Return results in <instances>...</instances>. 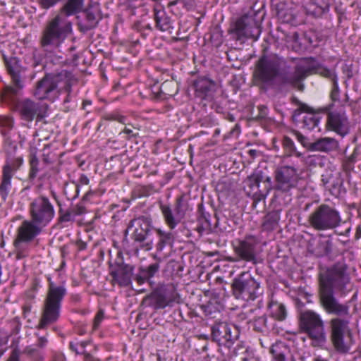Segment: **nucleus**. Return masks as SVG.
Returning a JSON list of instances; mask_svg holds the SVG:
<instances>
[{"instance_id": "21", "label": "nucleus", "mask_w": 361, "mask_h": 361, "mask_svg": "<svg viewBox=\"0 0 361 361\" xmlns=\"http://www.w3.org/2000/svg\"><path fill=\"white\" fill-rule=\"evenodd\" d=\"M302 113H304L305 115L298 116L297 118L293 117L291 118L295 126L307 131H311L319 128L322 120V116L319 115V113H322L320 109L316 111L314 108L310 106V111H304Z\"/></svg>"}, {"instance_id": "4", "label": "nucleus", "mask_w": 361, "mask_h": 361, "mask_svg": "<svg viewBox=\"0 0 361 361\" xmlns=\"http://www.w3.org/2000/svg\"><path fill=\"white\" fill-rule=\"evenodd\" d=\"M265 16L263 7L250 6L231 24L228 30L230 39L235 44H243L248 39L257 40L262 32V24Z\"/></svg>"}, {"instance_id": "8", "label": "nucleus", "mask_w": 361, "mask_h": 361, "mask_svg": "<svg viewBox=\"0 0 361 361\" xmlns=\"http://www.w3.org/2000/svg\"><path fill=\"white\" fill-rule=\"evenodd\" d=\"M231 290L233 297L244 302L254 301L263 295L261 282L249 272H243L233 279Z\"/></svg>"}, {"instance_id": "43", "label": "nucleus", "mask_w": 361, "mask_h": 361, "mask_svg": "<svg viewBox=\"0 0 361 361\" xmlns=\"http://www.w3.org/2000/svg\"><path fill=\"white\" fill-rule=\"evenodd\" d=\"M13 177L2 173L0 183V202L4 203L6 201L9 192L11 189V179Z\"/></svg>"}, {"instance_id": "24", "label": "nucleus", "mask_w": 361, "mask_h": 361, "mask_svg": "<svg viewBox=\"0 0 361 361\" xmlns=\"http://www.w3.org/2000/svg\"><path fill=\"white\" fill-rule=\"evenodd\" d=\"M44 227L31 219L24 220L17 229L16 238L18 240L31 243L43 231Z\"/></svg>"}, {"instance_id": "27", "label": "nucleus", "mask_w": 361, "mask_h": 361, "mask_svg": "<svg viewBox=\"0 0 361 361\" xmlns=\"http://www.w3.org/2000/svg\"><path fill=\"white\" fill-rule=\"evenodd\" d=\"M11 149L6 150L5 164L2 168V173L13 176L14 173L20 169L24 163L23 156H15L18 149L16 145L11 144Z\"/></svg>"}, {"instance_id": "46", "label": "nucleus", "mask_w": 361, "mask_h": 361, "mask_svg": "<svg viewBox=\"0 0 361 361\" xmlns=\"http://www.w3.org/2000/svg\"><path fill=\"white\" fill-rule=\"evenodd\" d=\"M27 243H28L25 241L18 240V238H15L13 244L15 248L16 259H23L29 255V247L27 245Z\"/></svg>"}, {"instance_id": "63", "label": "nucleus", "mask_w": 361, "mask_h": 361, "mask_svg": "<svg viewBox=\"0 0 361 361\" xmlns=\"http://www.w3.org/2000/svg\"><path fill=\"white\" fill-rule=\"evenodd\" d=\"M267 317L265 316H262L258 317L255 320L254 322V329L256 331H262L263 329L262 328V326H266Z\"/></svg>"}, {"instance_id": "15", "label": "nucleus", "mask_w": 361, "mask_h": 361, "mask_svg": "<svg viewBox=\"0 0 361 361\" xmlns=\"http://www.w3.org/2000/svg\"><path fill=\"white\" fill-rule=\"evenodd\" d=\"M274 175V185H272V189L275 190L276 195H285L290 197L292 190L298 184L297 169L290 166H279L275 169Z\"/></svg>"}, {"instance_id": "57", "label": "nucleus", "mask_w": 361, "mask_h": 361, "mask_svg": "<svg viewBox=\"0 0 361 361\" xmlns=\"http://www.w3.org/2000/svg\"><path fill=\"white\" fill-rule=\"evenodd\" d=\"M358 151L359 147H355L353 153L350 156L346 158V160L345 161V164H343V167L345 170H350L353 166V164L356 161L357 155H358Z\"/></svg>"}, {"instance_id": "37", "label": "nucleus", "mask_w": 361, "mask_h": 361, "mask_svg": "<svg viewBox=\"0 0 361 361\" xmlns=\"http://www.w3.org/2000/svg\"><path fill=\"white\" fill-rule=\"evenodd\" d=\"M46 343L47 340H40L34 345L26 346L23 351H21V354L25 355L32 361H42L43 355L40 348H42L46 345Z\"/></svg>"}, {"instance_id": "44", "label": "nucleus", "mask_w": 361, "mask_h": 361, "mask_svg": "<svg viewBox=\"0 0 361 361\" xmlns=\"http://www.w3.org/2000/svg\"><path fill=\"white\" fill-rule=\"evenodd\" d=\"M85 13V20L93 27H96L99 23L98 8H94L93 4L90 6L89 4L82 11Z\"/></svg>"}, {"instance_id": "10", "label": "nucleus", "mask_w": 361, "mask_h": 361, "mask_svg": "<svg viewBox=\"0 0 361 361\" xmlns=\"http://www.w3.org/2000/svg\"><path fill=\"white\" fill-rule=\"evenodd\" d=\"M307 221L315 231H324L338 227L342 219L339 211L334 207L322 203L309 214Z\"/></svg>"}, {"instance_id": "54", "label": "nucleus", "mask_w": 361, "mask_h": 361, "mask_svg": "<svg viewBox=\"0 0 361 361\" xmlns=\"http://www.w3.org/2000/svg\"><path fill=\"white\" fill-rule=\"evenodd\" d=\"M12 350L6 361H20L21 350L19 348L18 341H13L11 345Z\"/></svg>"}, {"instance_id": "18", "label": "nucleus", "mask_w": 361, "mask_h": 361, "mask_svg": "<svg viewBox=\"0 0 361 361\" xmlns=\"http://www.w3.org/2000/svg\"><path fill=\"white\" fill-rule=\"evenodd\" d=\"M109 273L112 286L128 287L132 284L134 267L124 262L121 252H118L114 262L109 261Z\"/></svg>"}, {"instance_id": "7", "label": "nucleus", "mask_w": 361, "mask_h": 361, "mask_svg": "<svg viewBox=\"0 0 361 361\" xmlns=\"http://www.w3.org/2000/svg\"><path fill=\"white\" fill-rule=\"evenodd\" d=\"M154 228L152 219L149 216H140L131 219L124 231L123 241L127 240V235L130 232V238L135 248L149 251L153 247L152 234Z\"/></svg>"}, {"instance_id": "17", "label": "nucleus", "mask_w": 361, "mask_h": 361, "mask_svg": "<svg viewBox=\"0 0 361 361\" xmlns=\"http://www.w3.org/2000/svg\"><path fill=\"white\" fill-rule=\"evenodd\" d=\"M28 213L30 219L44 228L55 216L54 207L50 200L44 195L37 196L30 202Z\"/></svg>"}, {"instance_id": "45", "label": "nucleus", "mask_w": 361, "mask_h": 361, "mask_svg": "<svg viewBox=\"0 0 361 361\" xmlns=\"http://www.w3.org/2000/svg\"><path fill=\"white\" fill-rule=\"evenodd\" d=\"M334 350L340 354L352 353V347L354 344L353 340H331Z\"/></svg>"}, {"instance_id": "62", "label": "nucleus", "mask_w": 361, "mask_h": 361, "mask_svg": "<svg viewBox=\"0 0 361 361\" xmlns=\"http://www.w3.org/2000/svg\"><path fill=\"white\" fill-rule=\"evenodd\" d=\"M213 341H216L219 347L220 348V350L224 351V350L228 349L229 350L233 344V340H212Z\"/></svg>"}, {"instance_id": "56", "label": "nucleus", "mask_w": 361, "mask_h": 361, "mask_svg": "<svg viewBox=\"0 0 361 361\" xmlns=\"http://www.w3.org/2000/svg\"><path fill=\"white\" fill-rule=\"evenodd\" d=\"M64 1L65 0H37V3L40 8L47 11Z\"/></svg>"}, {"instance_id": "33", "label": "nucleus", "mask_w": 361, "mask_h": 361, "mask_svg": "<svg viewBox=\"0 0 361 361\" xmlns=\"http://www.w3.org/2000/svg\"><path fill=\"white\" fill-rule=\"evenodd\" d=\"M339 147V143L337 140L333 137H321L311 145V150L329 152L335 151Z\"/></svg>"}, {"instance_id": "50", "label": "nucleus", "mask_w": 361, "mask_h": 361, "mask_svg": "<svg viewBox=\"0 0 361 361\" xmlns=\"http://www.w3.org/2000/svg\"><path fill=\"white\" fill-rule=\"evenodd\" d=\"M215 223L214 224V228H219L221 232L229 233L233 231V227L228 224V219L226 216L221 218L219 217L216 212L214 213Z\"/></svg>"}, {"instance_id": "52", "label": "nucleus", "mask_w": 361, "mask_h": 361, "mask_svg": "<svg viewBox=\"0 0 361 361\" xmlns=\"http://www.w3.org/2000/svg\"><path fill=\"white\" fill-rule=\"evenodd\" d=\"M330 99L331 103L329 104H334V109L336 107V102L339 104L338 108L340 107L341 104H343V101L340 100V89L338 81L332 84V88L330 92Z\"/></svg>"}, {"instance_id": "20", "label": "nucleus", "mask_w": 361, "mask_h": 361, "mask_svg": "<svg viewBox=\"0 0 361 361\" xmlns=\"http://www.w3.org/2000/svg\"><path fill=\"white\" fill-rule=\"evenodd\" d=\"M258 246L259 240L255 235H247L244 239L236 240L233 244L234 257L232 261H244L256 265L258 263Z\"/></svg>"}, {"instance_id": "31", "label": "nucleus", "mask_w": 361, "mask_h": 361, "mask_svg": "<svg viewBox=\"0 0 361 361\" xmlns=\"http://www.w3.org/2000/svg\"><path fill=\"white\" fill-rule=\"evenodd\" d=\"M196 219L197 226L195 230L198 232L200 235H202L204 233L212 231L213 225L211 222V214L210 212L206 209L203 202L197 205Z\"/></svg>"}, {"instance_id": "22", "label": "nucleus", "mask_w": 361, "mask_h": 361, "mask_svg": "<svg viewBox=\"0 0 361 361\" xmlns=\"http://www.w3.org/2000/svg\"><path fill=\"white\" fill-rule=\"evenodd\" d=\"M20 118L27 122H32L35 118L36 124L41 122L44 114L42 113L40 105L30 99L23 100L19 106Z\"/></svg>"}, {"instance_id": "59", "label": "nucleus", "mask_w": 361, "mask_h": 361, "mask_svg": "<svg viewBox=\"0 0 361 361\" xmlns=\"http://www.w3.org/2000/svg\"><path fill=\"white\" fill-rule=\"evenodd\" d=\"M104 310L99 309L93 319L92 330H96L99 328L101 322L104 320Z\"/></svg>"}, {"instance_id": "32", "label": "nucleus", "mask_w": 361, "mask_h": 361, "mask_svg": "<svg viewBox=\"0 0 361 361\" xmlns=\"http://www.w3.org/2000/svg\"><path fill=\"white\" fill-rule=\"evenodd\" d=\"M333 247L334 243L331 238L319 240L313 248L312 253L317 258L327 257L329 259H333Z\"/></svg>"}, {"instance_id": "58", "label": "nucleus", "mask_w": 361, "mask_h": 361, "mask_svg": "<svg viewBox=\"0 0 361 361\" xmlns=\"http://www.w3.org/2000/svg\"><path fill=\"white\" fill-rule=\"evenodd\" d=\"M41 122H42V126L38 128L37 132L44 139H48L50 133L52 132V129L50 128L48 122L43 120Z\"/></svg>"}, {"instance_id": "61", "label": "nucleus", "mask_w": 361, "mask_h": 361, "mask_svg": "<svg viewBox=\"0 0 361 361\" xmlns=\"http://www.w3.org/2000/svg\"><path fill=\"white\" fill-rule=\"evenodd\" d=\"M258 114L255 116V119L257 121H262L267 118L268 115V108L264 105H259L257 106Z\"/></svg>"}, {"instance_id": "40", "label": "nucleus", "mask_w": 361, "mask_h": 361, "mask_svg": "<svg viewBox=\"0 0 361 361\" xmlns=\"http://www.w3.org/2000/svg\"><path fill=\"white\" fill-rule=\"evenodd\" d=\"M268 307L270 311V315L279 321H283L286 318L287 310L286 306L278 301H271Z\"/></svg>"}, {"instance_id": "3", "label": "nucleus", "mask_w": 361, "mask_h": 361, "mask_svg": "<svg viewBox=\"0 0 361 361\" xmlns=\"http://www.w3.org/2000/svg\"><path fill=\"white\" fill-rule=\"evenodd\" d=\"M60 8V13L49 20L39 40V44L43 51L48 54L55 53L60 47L68 35L72 32V23L67 17L78 14L84 11L85 0H66ZM91 6L93 0H88Z\"/></svg>"}, {"instance_id": "49", "label": "nucleus", "mask_w": 361, "mask_h": 361, "mask_svg": "<svg viewBox=\"0 0 361 361\" xmlns=\"http://www.w3.org/2000/svg\"><path fill=\"white\" fill-rule=\"evenodd\" d=\"M303 39L309 45L313 47L318 46L319 43L322 40V35L314 30H310L305 32Z\"/></svg>"}, {"instance_id": "13", "label": "nucleus", "mask_w": 361, "mask_h": 361, "mask_svg": "<svg viewBox=\"0 0 361 361\" xmlns=\"http://www.w3.org/2000/svg\"><path fill=\"white\" fill-rule=\"evenodd\" d=\"M322 113L326 114V127L328 130L344 137L350 133V121L344 108V104L334 109L333 104H327L320 108Z\"/></svg>"}, {"instance_id": "28", "label": "nucleus", "mask_w": 361, "mask_h": 361, "mask_svg": "<svg viewBox=\"0 0 361 361\" xmlns=\"http://www.w3.org/2000/svg\"><path fill=\"white\" fill-rule=\"evenodd\" d=\"M153 18L155 28L161 32H167L170 34L173 30V21L167 14L165 9L159 5L155 6L153 9Z\"/></svg>"}, {"instance_id": "48", "label": "nucleus", "mask_w": 361, "mask_h": 361, "mask_svg": "<svg viewBox=\"0 0 361 361\" xmlns=\"http://www.w3.org/2000/svg\"><path fill=\"white\" fill-rule=\"evenodd\" d=\"M91 344L90 340H73L70 342V349L76 354L86 355L85 348Z\"/></svg>"}, {"instance_id": "16", "label": "nucleus", "mask_w": 361, "mask_h": 361, "mask_svg": "<svg viewBox=\"0 0 361 361\" xmlns=\"http://www.w3.org/2000/svg\"><path fill=\"white\" fill-rule=\"evenodd\" d=\"M177 286L178 284L174 283L159 284L149 295L151 306L154 310H159L182 303L183 301L178 292Z\"/></svg>"}, {"instance_id": "14", "label": "nucleus", "mask_w": 361, "mask_h": 361, "mask_svg": "<svg viewBox=\"0 0 361 361\" xmlns=\"http://www.w3.org/2000/svg\"><path fill=\"white\" fill-rule=\"evenodd\" d=\"M271 190V178L264 177L261 171L249 176L245 181L244 192L252 199L253 207H256L257 203L264 200Z\"/></svg>"}, {"instance_id": "47", "label": "nucleus", "mask_w": 361, "mask_h": 361, "mask_svg": "<svg viewBox=\"0 0 361 361\" xmlns=\"http://www.w3.org/2000/svg\"><path fill=\"white\" fill-rule=\"evenodd\" d=\"M290 102L295 106H298V108L293 111L291 118L293 117H298V116H301L302 114V112L304 111H310V106L305 104L302 102L295 95H292L290 97Z\"/></svg>"}, {"instance_id": "53", "label": "nucleus", "mask_w": 361, "mask_h": 361, "mask_svg": "<svg viewBox=\"0 0 361 361\" xmlns=\"http://www.w3.org/2000/svg\"><path fill=\"white\" fill-rule=\"evenodd\" d=\"M75 219V216L71 209L64 210L62 208H59V217H58V223H67L70 221H73Z\"/></svg>"}, {"instance_id": "51", "label": "nucleus", "mask_w": 361, "mask_h": 361, "mask_svg": "<svg viewBox=\"0 0 361 361\" xmlns=\"http://www.w3.org/2000/svg\"><path fill=\"white\" fill-rule=\"evenodd\" d=\"M42 159L45 164H51L55 162L57 155L51 151L50 145H45L42 149Z\"/></svg>"}, {"instance_id": "60", "label": "nucleus", "mask_w": 361, "mask_h": 361, "mask_svg": "<svg viewBox=\"0 0 361 361\" xmlns=\"http://www.w3.org/2000/svg\"><path fill=\"white\" fill-rule=\"evenodd\" d=\"M295 135L297 140L301 143V145L308 149L311 150V145L312 142H310L307 137L304 136L302 133L298 131H295Z\"/></svg>"}, {"instance_id": "26", "label": "nucleus", "mask_w": 361, "mask_h": 361, "mask_svg": "<svg viewBox=\"0 0 361 361\" xmlns=\"http://www.w3.org/2000/svg\"><path fill=\"white\" fill-rule=\"evenodd\" d=\"M195 96L201 100L209 99L214 91L216 83L206 76H199L192 81Z\"/></svg>"}, {"instance_id": "55", "label": "nucleus", "mask_w": 361, "mask_h": 361, "mask_svg": "<svg viewBox=\"0 0 361 361\" xmlns=\"http://www.w3.org/2000/svg\"><path fill=\"white\" fill-rule=\"evenodd\" d=\"M80 193V185L79 184H75L71 188L70 187H66L64 189V194L66 196V198L69 200H74L76 199Z\"/></svg>"}, {"instance_id": "38", "label": "nucleus", "mask_w": 361, "mask_h": 361, "mask_svg": "<svg viewBox=\"0 0 361 361\" xmlns=\"http://www.w3.org/2000/svg\"><path fill=\"white\" fill-rule=\"evenodd\" d=\"M270 353L276 361H286V355L290 353L288 345L281 340H277L270 348Z\"/></svg>"}, {"instance_id": "39", "label": "nucleus", "mask_w": 361, "mask_h": 361, "mask_svg": "<svg viewBox=\"0 0 361 361\" xmlns=\"http://www.w3.org/2000/svg\"><path fill=\"white\" fill-rule=\"evenodd\" d=\"M280 211H271L264 216L262 224L264 231H271L277 227L280 221Z\"/></svg>"}, {"instance_id": "36", "label": "nucleus", "mask_w": 361, "mask_h": 361, "mask_svg": "<svg viewBox=\"0 0 361 361\" xmlns=\"http://www.w3.org/2000/svg\"><path fill=\"white\" fill-rule=\"evenodd\" d=\"M178 93V87L173 80H166L158 87V91L154 92V98L158 99H164L166 96L172 97Z\"/></svg>"}, {"instance_id": "42", "label": "nucleus", "mask_w": 361, "mask_h": 361, "mask_svg": "<svg viewBox=\"0 0 361 361\" xmlns=\"http://www.w3.org/2000/svg\"><path fill=\"white\" fill-rule=\"evenodd\" d=\"M282 147L284 157H301L302 153L297 150L294 142L288 136H283L282 140Z\"/></svg>"}, {"instance_id": "12", "label": "nucleus", "mask_w": 361, "mask_h": 361, "mask_svg": "<svg viewBox=\"0 0 361 361\" xmlns=\"http://www.w3.org/2000/svg\"><path fill=\"white\" fill-rule=\"evenodd\" d=\"M159 209L168 228L172 231L185 219L189 211V204L184 194L178 195L173 207L169 203L159 202Z\"/></svg>"}, {"instance_id": "23", "label": "nucleus", "mask_w": 361, "mask_h": 361, "mask_svg": "<svg viewBox=\"0 0 361 361\" xmlns=\"http://www.w3.org/2000/svg\"><path fill=\"white\" fill-rule=\"evenodd\" d=\"M212 338H239V326L226 322H215L211 326Z\"/></svg>"}, {"instance_id": "30", "label": "nucleus", "mask_w": 361, "mask_h": 361, "mask_svg": "<svg viewBox=\"0 0 361 361\" xmlns=\"http://www.w3.org/2000/svg\"><path fill=\"white\" fill-rule=\"evenodd\" d=\"M160 266L159 262H152L147 266H141L138 268L137 273L134 277L136 283L141 286L145 283L152 285V278L158 275L159 272Z\"/></svg>"}, {"instance_id": "34", "label": "nucleus", "mask_w": 361, "mask_h": 361, "mask_svg": "<svg viewBox=\"0 0 361 361\" xmlns=\"http://www.w3.org/2000/svg\"><path fill=\"white\" fill-rule=\"evenodd\" d=\"M158 237V242L155 245L156 252L161 253L166 246H172L174 242V235L172 232L166 231L161 228H154Z\"/></svg>"}, {"instance_id": "35", "label": "nucleus", "mask_w": 361, "mask_h": 361, "mask_svg": "<svg viewBox=\"0 0 361 361\" xmlns=\"http://www.w3.org/2000/svg\"><path fill=\"white\" fill-rule=\"evenodd\" d=\"M204 316L208 319H219L221 317V312L224 310L223 305L216 300H210L207 303L201 305Z\"/></svg>"}, {"instance_id": "5", "label": "nucleus", "mask_w": 361, "mask_h": 361, "mask_svg": "<svg viewBox=\"0 0 361 361\" xmlns=\"http://www.w3.org/2000/svg\"><path fill=\"white\" fill-rule=\"evenodd\" d=\"M0 53L11 80V83L4 87L1 96L4 102L15 104L25 86L28 68L14 54H6L3 50Z\"/></svg>"}, {"instance_id": "11", "label": "nucleus", "mask_w": 361, "mask_h": 361, "mask_svg": "<svg viewBox=\"0 0 361 361\" xmlns=\"http://www.w3.org/2000/svg\"><path fill=\"white\" fill-rule=\"evenodd\" d=\"M70 75L71 72L64 69L56 73H46L36 83L34 96L39 100L55 101L59 97L58 84L60 82V80L68 78Z\"/></svg>"}, {"instance_id": "25", "label": "nucleus", "mask_w": 361, "mask_h": 361, "mask_svg": "<svg viewBox=\"0 0 361 361\" xmlns=\"http://www.w3.org/2000/svg\"><path fill=\"white\" fill-rule=\"evenodd\" d=\"M330 6V0H308L303 8L307 18L318 20L329 13Z\"/></svg>"}, {"instance_id": "9", "label": "nucleus", "mask_w": 361, "mask_h": 361, "mask_svg": "<svg viewBox=\"0 0 361 361\" xmlns=\"http://www.w3.org/2000/svg\"><path fill=\"white\" fill-rule=\"evenodd\" d=\"M296 90L302 92L305 88L303 80L312 73L318 74L320 76L329 80L331 81L332 84L338 81V78L335 68L330 69L326 66L319 63L313 57L303 58L300 62L296 64Z\"/></svg>"}, {"instance_id": "19", "label": "nucleus", "mask_w": 361, "mask_h": 361, "mask_svg": "<svg viewBox=\"0 0 361 361\" xmlns=\"http://www.w3.org/2000/svg\"><path fill=\"white\" fill-rule=\"evenodd\" d=\"M299 327L310 338H326L324 322L321 316L313 310L300 312L298 316Z\"/></svg>"}, {"instance_id": "6", "label": "nucleus", "mask_w": 361, "mask_h": 361, "mask_svg": "<svg viewBox=\"0 0 361 361\" xmlns=\"http://www.w3.org/2000/svg\"><path fill=\"white\" fill-rule=\"evenodd\" d=\"M47 279L48 288L43 302L42 317L39 324V329H44L47 325L59 319L61 303L67 293L64 281L56 284L50 276H48Z\"/></svg>"}, {"instance_id": "29", "label": "nucleus", "mask_w": 361, "mask_h": 361, "mask_svg": "<svg viewBox=\"0 0 361 361\" xmlns=\"http://www.w3.org/2000/svg\"><path fill=\"white\" fill-rule=\"evenodd\" d=\"M322 182L334 195L338 196L347 192L343 186V178L339 172L323 174Z\"/></svg>"}, {"instance_id": "2", "label": "nucleus", "mask_w": 361, "mask_h": 361, "mask_svg": "<svg viewBox=\"0 0 361 361\" xmlns=\"http://www.w3.org/2000/svg\"><path fill=\"white\" fill-rule=\"evenodd\" d=\"M288 69L283 57L264 54L255 63L253 83L264 93L274 90L278 94L286 95L297 87L296 65L293 72Z\"/></svg>"}, {"instance_id": "41", "label": "nucleus", "mask_w": 361, "mask_h": 361, "mask_svg": "<svg viewBox=\"0 0 361 361\" xmlns=\"http://www.w3.org/2000/svg\"><path fill=\"white\" fill-rule=\"evenodd\" d=\"M29 172L27 178L32 182L37 178L39 172V160L37 156L36 152H32L28 157Z\"/></svg>"}, {"instance_id": "1", "label": "nucleus", "mask_w": 361, "mask_h": 361, "mask_svg": "<svg viewBox=\"0 0 361 361\" xmlns=\"http://www.w3.org/2000/svg\"><path fill=\"white\" fill-rule=\"evenodd\" d=\"M344 262L338 261L330 267H321L318 273V295L320 305L331 319V338L351 337L349 307L338 302L335 293L344 294L350 278Z\"/></svg>"}, {"instance_id": "64", "label": "nucleus", "mask_w": 361, "mask_h": 361, "mask_svg": "<svg viewBox=\"0 0 361 361\" xmlns=\"http://www.w3.org/2000/svg\"><path fill=\"white\" fill-rule=\"evenodd\" d=\"M13 126V120L8 116H0V127L12 128Z\"/></svg>"}]
</instances>
